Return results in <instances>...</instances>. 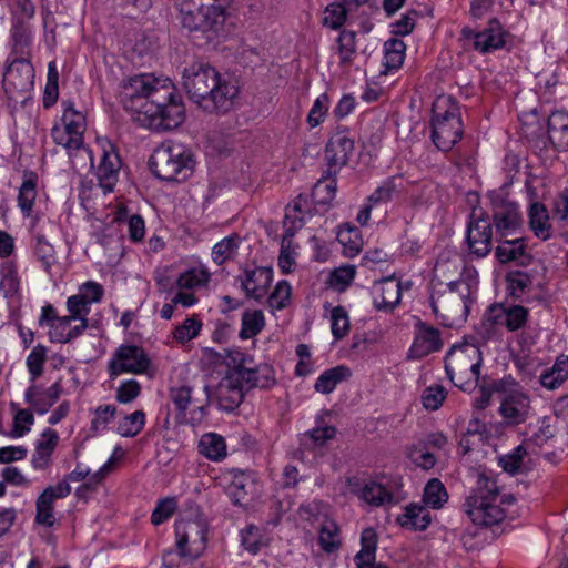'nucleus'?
<instances>
[{"instance_id":"obj_1","label":"nucleus","mask_w":568,"mask_h":568,"mask_svg":"<svg viewBox=\"0 0 568 568\" xmlns=\"http://www.w3.org/2000/svg\"><path fill=\"white\" fill-rule=\"evenodd\" d=\"M121 98L133 120L144 128L170 131L185 119L184 105L169 79L148 73L131 77L122 87Z\"/></svg>"},{"instance_id":"obj_2","label":"nucleus","mask_w":568,"mask_h":568,"mask_svg":"<svg viewBox=\"0 0 568 568\" xmlns=\"http://www.w3.org/2000/svg\"><path fill=\"white\" fill-rule=\"evenodd\" d=\"M183 85L189 98L209 113H225L234 104L239 87L213 67L194 62L184 69Z\"/></svg>"},{"instance_id":"obj_3","label":"nucleus","mask_w":568,"mask_h":568,"mask_svg":"<svg viewBox=\"0 0 568 568\" xmlns=\"http://www.w3.org/2000/svg\"><path fill=\"white\" fill-rule=\"evenodd\" d=\"M514 503L511 495L500 493L494 478L479 474L463 509L475 525L488 527L499 524L506 516H513L510 506Z\"/></svg>"},{"instance_id":"obj_4","label":"nucleus","mask_w":568,"mask_h":568,"mask_svg":"<svg viewBox=\"0 0 568 568\" xmlns=\"http://www.w3.org/2000/svg\"><path fill=\"white\" fill-rule=\"evenodd\" d=\"M474 292L471 283L464 278L435 284L429 302L436 320L446 327L465 323L470 312Z\"/></svg>"},{"instance_id":"obj_5","label":"nucleus","mask_w":568,"mask_h":568,"mask_svg":"<svg viewBox=\"0 0 568 568\" xmlns=\"http://www.w3.org/2000/svg\"><path fill=\"white\" fill-rule=\"evenodd\" d=\"M486 343L481 341L476 329L463 343L454 345L445 357L447 376L464 392H470L478 384L483 364L480 347Z\"/></svg>"},{"instance_id":"obj_6","label":"nucleus","mask_w":568,"mask_h":568,"mask_svg":"<svg viewBox=\"0 0 568 568\" xmlns=\"http://www.w3.org/2000/svg\"><path fill=\"white\" fill-rule=\"evenodd\" d=\"M181 23L190 32H201L211 41L224 28L226 14L221 0H175Z\"/></svg>"},{"instance_id":"obj_7","label":"nucleus","mask_w":568,"mask_h":568,"mask_svg":"<svg viewBox=\"0 0 568 568\" xmlns=\"http://www.w3.org/2000/svg\"><path fill=\"white\" fill-rule=\"evenodd\" d=\"M491 392L498 397V413L507 426L524 424L529 418L530 396L515 379L503 378L494 382Z\"/></svg>"},{"instance_id":"obj_8","label":"nucleus","mask_w":568,"mask_h":568,"mask_svg":"<svg viewBox=\"0 0 568 568\" xmlns=\"http://www.w3.org/2000/svg\"><path fill=\"white\" fill-rule=\"evenodd\" d=\"M529 310L508 302L491 304L485 312L481 323L476 327L483 342H487L496 334L497 327L508 332H516L526 327Z\"/></svg>"},{"instance_id":"obj_9","label":"nucleus","mask_w":568,"mask_h":568,"mask_svg":"<svg viewBox=\"0 0 568 568\" xmlns=\"http://www.w3.org/2000/svg\"><path fill=\"white\" fill-rule=\"evenodd\" d=\"M152 172L161 180L174 181L180 174L185 178L193 171L195 161L183 144H160L149 160Z\"/></svg>"},{"instance_id":"obj_10","label":"nucleus","mask_w":568,"mask_h":568,"mask_svg":"<svg viewBox=\"0 0 568 568\" xmlns=\"http://www.w3.org/2000/svg\"><path fill=\"white\" fill-rule=\"evenodd\" d=\"M347 487L361 500L372 507L392 506L398 504L400 495V479H387L385 477L361 481L357 478H348Z\"/></svg>"},{"instance_id":"obj_11","label":"nucleus","mask_w":568,"mask_h":568,"mask_svg":"<svg viewBox=\"0 0 568 568\" xmlns=\"http://www.w3.org/2000/svg\"><path fill=\"white\" fill-rule=\"evenodd\" d=\"M175 537L180 556L195 559L205 549L207 524L202 516L181 518L175 523Z\"/></svg>"},{"instance_id":"obj_12","label":"nucleus","mask_w":568,"mask_h":568,"mask_svg":"<svg viewBox=\"0 0 568 568\" xmlns=\"http://www.w3.org/2000/svg\"><path fill=\"white\" fill-rule=\"evenodd\" d=\"M310 215L308 201L306 196L298 195L292 204L286 206L283 226L285 233L282 239L281 253L278 256V266L283 273H290L294 265L292 257V239L296 231L305 224L306 216Z\"/></svg>"},{"instance_id":"obj_13","label":"nucleus","mask_w":568,"mask_h":568,"mask_svg":"<svg viewBox=\"0 0 568 568\" xmlns=\"http://www.w3.org/2000/svg\"><path fill=\"white\" fill-rule=\"evenodd\" d=\"M446 100H437L433 105L432 141L459 142L463 138V123L456 106L438 112Z\"/></svg>"},{"instance_id":"obj_14","label":"nucleus","mask_w":568,"mask_h":568,"mask_svg":"<svg viewBox=\"0 0 568 568\" xmlns=\"http://www.w3.org/2000/svg\"><path fill=\"white\" fill-rule=\"evenodd\" d=\"M469 253L478 258L487 256L493 248V229L489 215L474 209L467 229Z\"/></svg>"},{"instance_id":"obj_15","label":"nucleus","mask_w":568,"mask_h":568,"mask_svg":"<svg viewBox=\"0 0 568 568\" xmlns=\"http://www.w3.org/2000/svg\"><path fill=\"white\" fill-rule=\"evenodd\" d=\"M489 197L497 234L500 237H507L516 233L523 224L518 205L496 192L490 193Z\"/></svg>"},{"instance_id":"obj_16","label":"nucleus","mask_w":568,"mask_h":568,"mask_svg":"<svg viewBox=\"0 0 568 568\" xmlns=\"http://www.w3.org/2000/svg\"><path fill=\"white\" fill-rule=\"evenodd\" d=\"M150 361L142 347L135 345H121L114 357L109 362L111 377L121 374H142L149 368Z\"/></svg>"},{"instance_id":"obj_17","label":"nucleus","mask_w":568,"mask_h":568,"mask_svg":"<svg viewBox=\"0 0 568 568\" xmlns=\"http://www.w3.org/2000/svg\"><path fill=\"white\" fill-rule=\"evenodd\" d=\"M108 148H103V155L97 170V178L99 181L95 187V194L101 191L103 195H106L114 191V186L119 181V170L121 168V159L114 144H106Z\"/></svg>"},{"instance_id":"obj_18","label":"nucleus","mask_w":568,"mask_h":568,"mask_svg":"<svg viewBox=\"0 0 568 568\" xmlns=\"http://www.w3.org/2000/svg\"><path fill=\"white\" fill-rule=\"evenodd\" d=\"M34 70L26 59H16L4 71L2 87L6 92H28L33 87Z\"/></svg>"},{"instance_id":"obj_19","label":"nucleus","mask_w":568,"mask_h":568,"mask_svg":"<svg viewBox=\"0 0 568 568\" xmlns=\"http://www.w3.org/2000/svg\"><path fill=\"white\" fill-rule=\"evenodd\" d=\"M403 283L394 276L385 277L373 285V305L379 312H392L400 302Z\"/></svg>"},{"instance_id":"obj_20","label":"nucleus","mask_w":568,"mask_h":568,"mask_svg":"<svg viewBox=\"0 0 568 568\" xmlns=\"http://www.w3.org/2000/svg\"><path fill=\"white\" fill-rule=\"evenodd\" d=\"M232 366L229 368L225 379L226 386H237L243 392L253 388L252 385V356L242 352H235L231 356Z\"/></svg>"},{"instance_id":"obj_21","label":"nucleus","mask_w":568,"mask_h":568,"mask_svg":"<svg viewBox=\"0 0 568 568\" xmlns=\"http://www.w3.org/2000/svg\"><path fill=\"white\" fill-rule=\"evenodd\" d=\"M443 347L440 332L424 322L415 325V337L410 352L415 357H424Z\"/></svg>"},{"instance_id":"obj_22","label":"nucleus","mask_w":568,"mask_h":568,"mask_svg":"<svg viewBox=\"0 0 568 568\" xmlns=\"http://www.w3.org/2000/svg\"><path fill=\"white\" fill-rule=\"evenodd\" d=\"M61 394L62 385L60 381L47 389H42L32 382L24 393V399L38 414L43 415L58 402Z\"/></svg>"},{"instance_id":"obj_23","label":"nucleus","mask_w":568,"mask_h":568,"mask_svg":"<svg viewBox=\"0 0 568 568\" xmlns=\"http://www.w3.org/2000/svg\"><path fill=\"white\" fill-rule=\"evenodd\" d=\"M272 280L273 270L271 267H256L245 272L242 287L248 297L258 301L266 295Z\"/></svg>"},{"instance_id":"obj_24","label":"nucleus","mask_w":568,"mask_h":568,"mask_svg":"<svg viewBox=\"0 0 568 568\" xmlns=\"http://www.w3.org/2000/svg\"><path fill=\"white\" fill-rule=\"evenodd\" d=\"M362 549L355 555L356 568H388L384 564H375L377 535L373 528H366L361 535Z\"/></svg>"},{"instance_id":"obj_25","label":"nucleus","mask_w":568,"mask_h":568,"mask_svg":"<svg viewBox=\"0 0 568 568\" xmlns=\"http://www.w3.org/2000/svg\"><path fill=\"white\" fill-rule=\"evenodd\" d=\"M111 468L112 459H109L103 466H101L94 473H91L89 467L78 464L77 467L71 473L64 476V479L68 484L85 480L83 485L84 488L95 489V487L99 484H101L110 474Z\"/></svg>"},{"instance_id":"obj_26","label":"nucleus","mask_w":568,"mask_h":568,"mask_svg":"<svg viewBox=\"0 0 568 568\" xmlns=\"http://www.w3.org/2000/svg\"><path fill=\"white\" fill-rule=\"evenodd\" d=\"M396 521L404 528L423 531L429 526L432 515L427 506L413 503L406 506L405 513Z\"/></svg>"},{"instance_id":"obj_27","label":"nucleus","mask_w":568,"mask_h":568,"mask_svg":"<svg viewBox=\"0 0 568 568\" xmlns=\"http://www.w3.org/2000/svg\"><path fill=\"white\" fill-rule=\"evenodd\" d=\"M504 33L496 20L489 22V27L479 31L474 41V49L487 53L504 47Z\"/></svg>"},{"instance_id":"obj_28","label":"nucleus","mask_w":568,"mask_h":568,"mask_svg":"<svg viewBox=\"0 0 568 568\" xmlns=\"http://www.w3.org/2000/svg\"><path fill=\"white\" fill-rule=\"evenodd\" d=\"M529 225L535 236L542 241H547L552 236L549 212L541 203L535 202L530 205Z\"/></svg>"},{"instance_id":"obj_29","label":"nucleus","mask_w":568,"mask_h":568,"mask_svg":"<svg viewBox=\"0 0 568 568\" xmlns=\"http://www.w3.org/2000/svg\"><path fill=\"white\" fill-rule=\"evenodd\" d=\"M197 448L201 455L216 463L222 462L227 455L225 439L216 433L203 434Z\"/></svg>"},{"instance_id":"obj_30","label":"nucleus","mask_w":568,"mask_h":568,"mask_svg":"<svg viewBox=\"0 0 568 568\" xmlns=\"http://www.w3.org/2000/svg\"><path fill=\"white\" fill-rule=\"evenodd\" d=\"M495 255L503 264L527 256L526 239L518 236L511 240H501L496 247Z\"/></svg>"},{"instance_id":"obj_31","label":"nucleus","mask_w":568,"mask_h":568,"mask_svg":"<svg viewBox=\"0 0 568 568\" xmlns=\"http://www.w3.org/2000/svg\"><path fill=\"white\" fill-rule=\"evenodd\" d=\"M351 376V369L347 366L338 365L324 371L314 384V389L321 394L332 393L336 386Z\"/></svg>"},{"instance_id":"obj_32","label":"nucleus","mask_w":568,"mask_h":568,"mask_svg":"<svg viewBox=\"0 0 568 568\" xmlns=\"http://www.w3.org/2000/svg\"><path fill=\"white\" fill-rule=\"evenodd\" d=\"M65 133L69 135L67 142H82L85 131V118L81 112L68 106L62 116Z\"/></svg>"},{"instance_id":"obj_33","label":"nucleus","mask_w":568,"mask_h":568,"mask_svg":"<svg viewBox=\"0 0 568 568\" xmlns=\"http://www.w3.org/2000/svg\"><path fill=\"white\" fill-rule=\"evenodd\" d=\"M448 500V494L444 484L439 479H430L424 489L423 503L428 508L439 509Z\"/></svg>"},{"instance_id":"obj_34","label":"nucleus","mask_w":568,"mask_h":568,"mask_svg":"<svg viewBox=\"0 0 568 568\" xmlns=\"http://www.w3.org/2000/svg\"><path fill=\"white\" fill-rule=\"evenodd\" d=\"M337 183L336 180L326 175L320 179L313 190H312V200L316 205H328L335 199L336 195Z\"/></svg>"},{"instance_id":"obj_35","label":"nucleus","mask_w":568,"mask_h":568,"mask_svg":"<svg viewBox=\"0 0 568 568\" xmlns=\"http://www.w3.org/2000/svg\"><path fill=\"white\" fill-rule=\"evenodd\" d=\"M530 443L518 445L509 454L504 455L499 458V466L507 473L515 475L521 473L525 469L524 459L528 454V447Z\"/></svg>"},{"instance_id":"obj_36","label":"nucleus","mask_w":568,"mask_h":568,"mask_svg":"<svg viewBox=\"0 0 568 568\" xmlns=\"http://www.w3.org/2000/svg\"><path fill=\"white\" fill-rule=\"evenodd\" d=\"M386 72L396 70L402 67L405 59L406 45L404 41L393 38L384 43Z\"/></svg>"},{"instance_id":"obj_37","label":"nucleus","mask_w":568,"mask_h":568,"mask_svg":"<svg viewBox=\"0 0 568 568\" xmlns=\"http://www.w3.org/2000/svg\"><path fill=\"white\" fill-rule=\"evenodd\" d=\"M37 182L38 176L30 172L24 174V180L19 190L18 203L21 211L29 214L33 207L37 197Z\"/></svg>"},{"instance_id":"obj_38","label":"nucleus","mask_w":568,"mask_h":568,"mask_svg":"<svg viewBox=\"0 0 568 568\" xmlns=\"http://www.w3.org/2000/svg\"><path fill=\"white\" fill-rule=\"evenodd\" d=\"M549 142H568V114L556 111L548 118Z\"/></svg>"},{"instance_id":"obj_39","label":"nucleus","mask_w":568,"mask_h":568,"mask_svg":"<svg viewBox=\"0 0 568 568\" xmlns=\"http://www.w3.org/2000/svg\"><path fill=\"white\" fill-rule=\"evenodd\" d=\"M210 277V273L204 267H192L179 275L176 286L180 290H193L205 286Z\"/></svg>"},{"instance_id":"obj_40","label":"nucleus","mask_w":568,"mask_h":568,"mask_svg":"<svg viewBox=\"0 0 568 568\" xmlns=\"http://www.w3.org/2000/svg\"><path fill=\"white\" fill-rule=\"evenodd\" d=\"M265 320L262 311H246L242 315V327L240 338L248 339L256 336L264 327Z\"/></svg>"},{"instance_id":"obj_41","label":"nucleus","mask_w":568,"mask_h":568,"mask_svg":"<svg viewBox=\"0 0 568 568\" xmlns=\"http://www.w3.org/2000/svg\"><path fill=\"white\" fill-rule=\"evenodd\" d=\"M203 323L199 315H192L178 325L172 335L174 341L180 344H185L199 336Z\"/></svg>"},{"instance_id":"obj_42","label":"nucleus","mask_w":568,"mask_h":568,"mask_svg":"<svg viewBox=\"0 0 568 568\" xmlns=\"http://www.w3.org/2000/svg\"><path fill=\"white\" fill-rule=\"evenodd\" d=\"M244 393L237 386H226L225 379L219 385V405L224 410H233L243 402Z\"/></svg>"},{"instance_id":"obj_43","label":"nucleus","mask_w":568,"mask_h":568,"mask_svg":"<svg viewBox=\"0 0 568 568\" xmlns=\"http://www.w3.org/2000/svg\"><path fill=\"white\" fill-rule=\"evenodd\" d=\"M34 243V255L37 260L41 263L42 267L45 272H50L52 265L57 262L54 247L44 235H37Z\"/></svg>"},{"instance_id":"obj_44","label":"nucleus","mask_w":568,"mask_h":568,"mask_svg":"<svg viewBox=\"0 0 568 568\" xmlns=\"http://www.w3.org/2000/svg\"><path fill=\"white\" fill-rule=\"evenodd\" d=\"M400 176H390L386 179L367 199L371 205L387 203L392 201L394 194L399 191L402 185L398 183Z\"/></svg>"},{"instance_id":"obj_45","label":"nucleus","mask_w":568,"mask_h":568,"mask_svg":"<svg viewBox=\"0 0 568 568\" xmlns=\"http://www.w3.org/2000/svg\"><path fill=\"white\" fill-rule=\"evenodd\" d=\"M242 545L251 554H257L262 547L267 545V538L263 529L257 526L250 525L241 532Z\"/></svg>"},{"instance_id":"obj_46","label":"nucleus","mask_w":568,"mask_h":568,"mask_svg":"<svg viewBox=\"0 0 568 568\" xmlns=\"http://www.w3.org/2000/svg\"><path fill=\"white\" fill-rule=\"evenodd\" d=\"M348 10L351 7L344 1L328 4L324 11L323 24L334 30L339 29L347 18Z\"/></svg>"},{"instance_id":"obj_47","label":"nucleus","mask_w":568,"mask_h":568,"mask_svg":"<svg viewBox=\"0 0 568 568\" xmlns=\"http://www.w3.org/2000/svg\"><path fill=\"white\" fill-rule=\"evenodd\" d=\"M237 239V235L226 236L213 246L212 258L217 265L235 256L239 247Z\"/></svg>"},{"instance_id":"obj_48","label":"nucleus","mask_w":568,"mask_h":568,"mask_svg":"<svg viewBox=\"0 0 568 568\" xmlns=\"http://www.w3.org/2000/svg\"><path fill=\"white\" fill-rule=\"evenodd\" d=\"M33 423L34 417L31 410L24 408L17 409L12 428L7 433V436L10 438H20L30 432Z\"/></svg>"},{"instance_id":"obj_49","label":"nucleus","mask_w":568,"mask_h":568,"mask_svg":"<svg viewBox=\"0 0 568 568\" xmlns=\"http://www.w3.org/2000/svg\"><path fill=\"white\" fill-rule=\"evenodd\" d=\"M47 353V347L42 344H38L28 355L26 364L32 382H36V379L42 375Z\"/></svg>"},{"instance_id":"obj_50","label":"nucleus","mask_w":568,"mask_h":568,"mask_svg":"<svg viewBox=\"0 0 568 568\" xmlns=\"http://www.w3.org/2000/svg\"><path fill=\"white\" fill-rule=\"evenodd\" d=\"M349 317L343 306L333 307L331 311V329L336 339L344 338L349 332Z\"/></svg>"},{"instance_id":"obj_51","label":"nucleus","mask_w":568,"mask_h":568,"mask_svg":"<svg viewBox=\"0 0 568 568\" xmlns=\"http://www.w3.org/2000/svg\"><path fill=\"white\" fill-rule=\"evenodd\" d=\"M144 424V412L135 410L122 419V422L118 426V432L123 437H133L142 430Z\"/></svg>"},{"instance_id":"obj_52","label":"nucleus","mask_w":568,"mask_h":568,"mask_svg":"<svg viewBox=\"0 0 568 568\" xmlns=\"http://www.w3.org/2000/svg\"><path fill=\"white\" fill-rule=\"evenodd\" d=\"M356 33L349 30H343L337 38V50L341 57V64H349L356 52Z\"/></svg>"},{"instance_id":"obj_53","label":"nucleus","mask_w":568,"mask_h":568,"mask_svg":"<svg viewBox=\"0 0 568 568\" xmlns=\"http://www.w3.org/2000/svg\"><path fill=\"white\" fill-rule=\"evenodd\" d=\"M318 544L326 552H332L339 547L338 527L334 521H326L322 525Z\"/></svg>"},{"instance_id":"obj_54","label":"nucleus","mask_w":568,"mask_h":568,"mask_svg":"<svg viewBox=\"0 0 568 568\" xmlns=\"http://www.w3.org/2000/svg\"><path fill=\"white\" fill-rule=\"evenodd\" d=\"M347 144H326L324 150V160L329 166V170L337 169L346 164L347 161Z\"/></svg>"},{"instance_id":"obj_55","label":"nucleus","mask_w":568,"mask_h":568,"mask_svg":"<svg viewBox=\"0 0 568 568\" xmlns=\"http://www.w3.org/2000/svg\"><path fill=\"white\" fill-rule=\"evenodd\" d=\"M73 320L69 318V316H61L59 320H55L51 327H49L48 335L49 339L52 343H69L70 342V325Z\"/></svg>"},{"instance_id":"obj_56","label":"nucleus","mask_w":568,"mask_h":568,"mask_svg":"<svg viewBox=\"0 0 568 568\" xmlns=\"http://www.w3.org/2000/svg\"><path fill=\"white\" fill-rule=\"evenodd\" d=\"M356 270L352 265L335 268L329 276V284L337 291H344L354 280Z\"/></svg>"},{"instance_id":"obj_57","label":"nucleus","mask_w":568,"mask_h":568,"mask_svg":"<svg viewBox=\"0 0 568 568\" xmlns=\"http://www.w3.org/2000/svg\"><path fill=\"white\" fill-rule=\"evenodd\" d=\"M291 300V285L286 281L277 283L268 296V305L274 310H282L287 306Z\"/></svg>"},{"instance_id":"obj_58","label":"nucleus","mask_w":568,"mask_h":568,"mask_svg":"<svg viewBox=\"0 0 568 568\" xmlns=\"http://www.w3.org/2000/svg\"><path fill=\"white\" fill-rule=\"evenodd\" d=\"M90 306L82 295L74 294L67 300V310L69 312V318L78 321V318H88L90 313Z\"/></svg>"},{"instance_id":"obj_59","label":"nucleus","mask_w":568,"mask_h":568,"mask_svg":"<svg viewBox=\"0 0 568 568\" xmlns=\"http://www.w3.org/2000/svg\"><path fill=\"white\" fill-rule=\"evenodd\" d=\"M446 398V392L443 386H429L425 389L422 395V402L426 409L436 410L438 409L444 399Z\"/></svg>"},{"instance_id":"obj_60","label":"nucleus","mask_w":568,"mask_h":568,"mask_svg":"<svg viewBox=\"0 0 568 568\" xmlns=\"http://www.w3.org/2000/svg\"><path fill=\"white\" fill-rule=\"evenodd\" d=\"M329 98L327 93L321 94L314 102L308 116L307 122L312 128L318 125L324 121L325 115L328 111Z\"/></svg>"},{"instance_id":"obj_61","label":"nucleus","mask_w":568,"mask_h":568,"mask_svg":"<svg viewBox=\"0 0 568 568\" xmlns=\"http://www.w3.org/2000/svg\"><path fill=\"white\" fill-rule=\"evenodd\" d=\"M531 285V277L527 273L517 272L508 276V290L515 298H520Z\"/></svg>"},{"instance_id":"obj_62","label":"nucleus","mask_w":568,"mask_h":568,"mask_svg":"<svg viewBox=\"0 0 568 568\" xmlns=\"http://www.w3.org/2000/svg\"><path fill=\"white\" fill-rule=\"evenodd\" d=\"M252 371H253V376H252L253 388L254 387L267 388L274 384V382H275L274 372L271 366H268V365L254 366L252 364Z\"/></svg>"},{"instance_id":"obj_63","label":"nucleus","mask_w":568,"mask_h":568,"mask_svg":"<svg viewBox=\"0 0 568 568\" xmlns=\"http://www.w3.org/2000/svg\"><path fill=\"white\" fill-rule=\"evenodd\" d=\"M36 521L39 525L51 527L54 525L53 504L47 499L38 497Z\"/></svg>"},{"instance_id":"obj_64","label":"nucleus","mask_w":568,"mask_h":568,"mask_svg":"<svg viewBox=\"0 0 568 568\" xmlns=\"http://www.w3.org/2000/svg\"><path fill=\"white\" fill-rule=\"evenodd\" d=\"M141 393V386L135 379L122 383L116 390V400L122 404L131 403Z\"/></svg>"}]
</instances>
